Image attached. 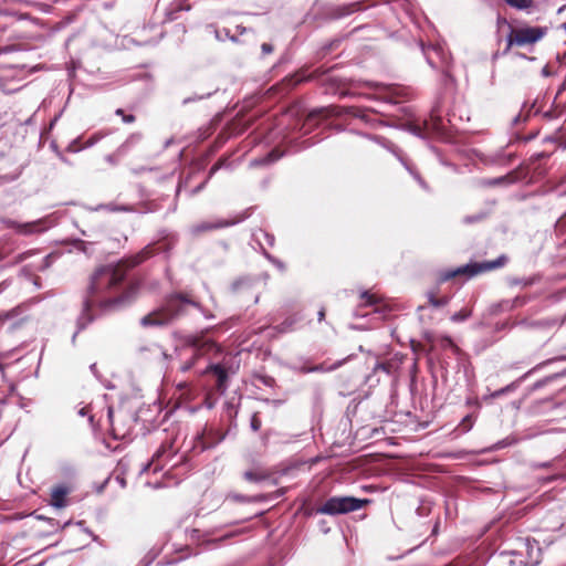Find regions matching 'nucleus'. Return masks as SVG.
<instances>
[{"label":"nucleus","instance_id":"obj_15","mask_svg":"<svg viewBox=\"0 0 566 566\" xmlns=\"http://www.w3.org/2000/svg\"><path fill=\"white\" fill-rule=\"evenodd\" d=\"M470 316H471V311L467 310V308H463V310L454 313L451 316V321L454 322V323H459V322L465 321Z\"/></svg>","mask_w":566,"mask_h":566},{"label":"nucleus","instance_id":"obj_37","mask_svg":"<svg viewBox=\"0 0 566 566\" xmlns=\"http://www.w3.org/2000/svg\"><path fill=\"white\" fill-rule=\"evenodd\" d=\"M112 417H113V411L109 409L108 410V418H109V420H112Z\"/></svg>","mask_w":566,"mask_h":566},{"label":"nucleus","instance_id":"obj_22","mask_svg":"<svg viewBox=\"0 0 566 566\" xmlns=\"http://www.w3.org/2000/svg\"><path fill=\"white\" fill-rule=\"evenodd\" d=\"M261 50H262V53H263V54H270V53H272V52H273V45H272V44H270V43H263V44L261 45Z\"/></svg>","mask_w":566,"mask_h":566},{"label":"nucleus","instance_id":"obj_5","mask_svg":"<svg viewBox=\"0 0 566 566\" xmlns=\"http://www.w3.org/2000/svg\"><path fill=\"white\" fill-rule=\"evenodd\" d=\"M216 344L211 340H202L199 337H189L186 344L180 348L179 355L185 358L181 363L180 370L188 371L196 364L197 359L203 355L206 350L213 349Z\"/></svg>","mask_w":566,"mask_h":566},{"label":"nucleus","instance_id":"obj_28","mask_svg":"<svg viewBox=\"0 0 566 566\" xmlns=\"http://www.w3.org/2000/svg\"><path fill=\"white\" fill-rule=\"evenodd\" d=\"M235 501H239V502H247L248 499L244 496V495H240V494H235L232 496Z\"/></svg>","mask_w":566,"mask_h":566},{"label":"nucleus","instance_id":"obj_25","mask_svg":"<svg viewBox=\"0 0 566 566\" xmlns=\"http://www.w3.org/2000/svg\"><path fill=\"white\" fill-rule=\"evenodd\" d=\"M31 229H32L31 224H23V226L19 227V232L27 234V233L31 232Z\"/></svg>","mask_w":566,"mask_h":566},{"label":"nucleus","instance_id":"obj_7","mask_svg":"<svg viewBox=\"0 0 566 566\" xmlns=\"http://www.w3.org/2000/svg\"><path fill=\"white\" fill-rule=\"evenodd\" d=\"M506 261H507L506 256L501 255L494 261L473 264V265H465L463 268L457 269L455 271H451V272H447V273L442 274L441 281H448V280L454 277L455 275L462 274V273H469L470 275H474V274H478V273H481L484 271L494 270V269L503 266L506 263Z\"/></svg>","mask_w":566,"mask_h":566},{"label":"nucleus","instance_id":"obj_35","mask_svg":"<svg viewBox=\"0 0 566 566\" xmlns=\"http://www.w3.org/2000/svg\"><path fill=\"white\" fill-rule=\"evenodd\" d=\"M27 254H28V253L20 254V255H19V261L24 260V259H25V256H27Z\"/></svg>","mask_w":566,"mask_h":566},{"label":"nucleus","instance_id":"obj_20","mask_svg":"<svg viewBox=\"0 0 566 566\" xmlns=\"http://www.w3.org/2000/svg\"><path fill=\"white\" fill-rule=\"evenodd\" d=\"M251 429L253 431H259L261 428V420L259 419L256 413H253L250 422Z\"/></svg>","mask_w":566,"mask_h":566},{"label":"nucleus","instance_id":"obj_24","mask_svg":"<svg viewBox=\"0 0 566 566\" xmlns=\"http://www.w3.org/2000/svg\"><path fill=\"white\" fill-rule=\"evenodd\" d=\"M101 137L99 136H92L90 137L86 143H85V147H91L93 146Z\"/></svg>","mask_w":566,"mask_h":566},{"label":"nucleus","instance_id":"obj_36","mask_svg":"<svg viewBox=\"0 0 566 566\" xmlns=\"http://www.w3.org/2000/svg\"><path fill=\"white\" fill-rule=\"evenodd\" d=\"M269 156L271 157V160H275V159H277V158H279L277 156H275V157H274V154H273V153H270V155H269Z\"/></svg>","mask_w":566,"mask_h":566},{"label":"nucleus","instance_id":"obj_16","mask_svg":"<svg viewBox=\"0 0 566 566\" xmlns=\"http://www.w3.org/2000/svg\"><path fill=\"white\" fill-rule=\"evenodd\" d=\"M485 218H486V213L485 212H479V213H475V214H472V216L464 217L463 222L465 224H471V223H474V222H480V221L484 220Z\"/></svg>","mask_w":566,"mask_h":566},{"label":"nucleus","instance_id":"obj_29","mask_svg":"<svg viewBox=\"0 0 566 566\" xmlns=\"http://www.w3.org/2000/svg\"><path fill=\"white\" fill-rule=\"evenodd\" d=\"M325 318V308L322 307L319 311H318V321L322 322L323 319Z\"/></svg>","mask_w":566,"mask_h":566},{"label":"nucleus","instance_id":"obj_8","mask_svg":"<svg viewBox=\"0 0 566 566\" xmlns=\"http://www.w3.org/2000/svg\"><path fill=\"white\" fill-rule=\"evenodd\" d=\"M231 224H233V222L221 219L216 221H202L191 227V233L198 235L207 231L227 228Z\"/></svg>","mask_w":566,"mask_h":566},{"label":"nucleus","instance_id":"obj_2","mask_svg":"<svg viewBox=\"0 0 566 566\" xmlns=\"http://www.w3.org/2000/svg\"><path fill=\"white\" fill-rule=\"evenodd\" d=\"M31 71L23 63V52L9 46L0 50V88L4 93L19 91Z\"/></svg>","mask_w":566,"mask_h":566},{"label":"nucleus","instance_id":"obj_30","mask_svg":"<svg viewBox=\"0 0 566 566\" xmlns=\"http://www.w3.org/2000/svg\"><path fill=\"white\" fill-rule=\"evenodd\" d=\"M156 349H157V350L159 352V354L164 357V359H166V358H167V354H166L164 350H161V348H160L159 346H156Z\"/></svg>","mask_w":566,"mask_h":566},{"label":"nucleus","instance_id":"obj_14","mask_svg":"<svg viewBox=\"0 0 566 566\" xmlns=\"http://www.w3.org/2000/svg\"><path fill=\"white\" fill-rule=\"evenodd\" d=\"M428 301H429V304L433 307H442L449 303V297L444 296L441 298H437L434 296V293L430 292V293H428Z\"/></svg>","mask_w":566,"mask_h":566},{"label":"nucleus","instance_id":"obj_33","mask_svg":"<svg viewBox=\"0 0 566 566\" xmlns=\"http://www.w3.org/2000/svg\"><path fill=\"white\" fill-rule=\"evenodd\" d=\"M505 391V389H501V390H497L493 394L494 397H497L500 395H502L503 392Z\"/></svg>","mask_w":566,"mask_h":566},{"label":"nucleus","instance_id":"obj_1","mask_svg":"<svg viewBox=\"0 0 566 566\" xmlns=\"http://www.w3.org/2000/svg\"><path fill=\"white\" fill-rule=\"evenodd\" d=\"M147 254V252H142L115 265L108 264L95 270L83 302V314L77 321L78 331L85 328L93 321V316L87 314L93 306H99L106 311L119 310L136 298L140 287L139 282H129L123 291L122 284L127 275V270L140 264Z\"/></svg>","mask_w":566,"mask_h":566},{"label":"nucleus","instance_id":"obj_23","mask_svg":"<svg viewBox=\"0 0 566 566\" xmlns=\"http://www.w3.org/2000/svg\"><path fill=\"white\" fill-rule=\"evenodd\" d=\"M14 314H15V310L6 312L3 315H0V322L10 319L11 317H13Z\"/></svg>","mask_w":566,"mask_h":566},{"label":"nucleus","instance_id":"obj_26","mask_svg":"<svg viewBox=\"0 0 566 566\" xmlns=\"http://www.w3.org/2000/svg\"><path fill=\"white\" fill-rule=\"evenodd\" d=\"M123 122L126 123V124H130L133 122H135V116L134 115H123Z\"/></svg>","mask_w":566,"mask_h":566},{"label":"nucleus","instance_id":"obj_11","mask_svg":"<svg viewBox=\"0 0 566 566\" xmlns=\"http://www.w3.org/2000/svg\"><path fill=\"white\" fill-rule=\"evenodd\" d=\"M268 474L261 470L245 471L243 478L249 482H261L268 479Z\"/></svg>","mask_w":566,"mask_h":566},{"label":"nucleus","instance_id":"obj_32","mask_svg":"<svg viewBox=\"0 0 566 566\" xmlns=\"http://www.w3.org/2000/svg\"><path fill=\"white\" fill-rule=\"evenodd\" d=\"M90 369L92 370V373L96 374L97 369H96V364H92L90 366Z\"/></svg>","mask_w":566,"mask_h":566},{"label":"nucleus","instance_id":"obj_17","mask_svg":"<svg viewBox=\"0 0 566 566\" xmlns=\"http://www.w3.org/2000/svg\"><path fill=\"white\" fill-rule=\"evenodd\" d=\"M360 298L364 301L365 305H373L378 302V298L368 291L361 292Z\"/></svg>","mask_w":566,"mask_h":566},{"label":"nucleus","instance_id":"obj_27","mask_svg":"<svg viewBox=\"0 0 566 566\" xmlns=\"http://www.w3.org/2000/svg\"><path fill=\"white\" fill-rule=\"evenodd\" d=\"M442 342H443L444 346L454 347V344H453L452 339L450 337H448V336L443 337Z\"/></svg>","mask_w":566,"mask_h":566},{"label":"nucleus","instance_id":"obj_19","mask_svg":"<svg viewBox=\"0 0 566 566\" xmlns=\"http://www.w3.org/2000/svg\"><path fill=\"white\" fill-rule=\"evenodd\" d=\"M56 256L54 254H48L43 261H42V264L39 266L40 270H45L48 269L52 261L55 259Z\"/></svg>","mask_w":566,"mask_h":566},{"label":"nucleus","instance_id":"obj_34","mask_svg":"<svg viewBox=\"0 0 566 566\" xmlns=\"http://www.w3.org/2000/svg\"><path fill=\"white\" fill-rule=\"evenodd\" d=\"M218 169V165H214L211 170H210V175H212L216 170Z\"/></svg>","mask_w":566,"mask_h":566},{"label":"nucleus","instance_id":"obj_3","mask_svg":"<svg viewBox=\"0 0 566 566\" xmlns=\"http://www.w3.org/2000/svg\"><path fill=\"white\" fill-rule=\"evenodd\" d=\"M188 307L200 308V304L186 294L175 293L166 297L164 305L140 319L144 327L168 325L187 314Z\"/></svg>","mask_w":566,"mask_h":566},{"label":"nucleus","instance_id":"obj_12","mask_svg":"<svg viewBox=\"0 0 566 566\" xmlns=\"http://www.w3.org/2000/svg\"><path fill=\"white\" fill-rule=\"evenodd\" d=\"M343 364L342 360H338L336 361L335 364H332V365H325V364H319V365H315L308 369H306V373H326V371H333L335 369H337L338 367H340Z\"/></svg>","mask_w":566,"mask_h":566},{"label":"nucleus","instance_id":"obj_21","mask_svg":"<svg viewBox=\"0 0 566 566\" xmlns=\"http://www.w3.org/2000/svg\"><path fill=\"white\" fill-rule=\"evenodd\" d=\"M472 423H473L472 417L467 416L461 422V427H462L463 431H469L472 428Z\"/></svg>","mask_w":566,"mask_h":566},{"label":"nucleus","instance_id":"obj_31","mask_svg":"<svg viewBox=\"0 0 566 566\" xmlns=\"http://www.w3.org/2000/svg\"><path fill=\"white\" fill-rule=\"evenodd\" d=\"M115 114L118 116H122V117H123V115H125L124 111L122 108L116 109Z\"/></svg>","mask_w":566,"mask_h":566},{"label":"nucleus","instance_id":"obj_9","mask_svg":"<svg viewBox=\"0 0 566 566\" xmlns=\"http://www.w3.org/2000/svg\"><path fill=\"white\" fill-rule=\"evenodd\" d=\"M70 493V489L66 485H56L51 491L50 504L56 509L66 506V496Z\"/></svg>","mask_w":566,"mask_h":566},{"label":"nucleus","instance_id":"obj_4","mask_svg":"<svg viewBox=\"0 0 566 566\" xmlns=\"http://www.w3.org/2000/svg\"><path fill=\"white\" fill-rule=\"evenodd\" d=\"M547 33L546 27H511L506 35V48L504 53H507L513 46L526 48L534 45L541 41Z\"/></svg>","mask_w":566,"mask_h":566},{"label":"nucleus","instance_id":"obj_13","mask_svg":"<svg viewBox=\"0 0 566 566\" xmlns=\"http://www.w3.org/2000/svg\"><path fill=\"white\" fill-rule=\"evenodd\" d=\"M505 3L516 10H530L534 7V0H505Z\"/></svg>","mask_w":566,"mask_h":566},{"label":"nucleus","instance_id":"obj_18","mask_svg":"<svg viewBox=\"0 0 566 566\" xmlns=\"http://www.w3.org/2000/svg\"><path fill=\"white\" fill-rule=\"evenodd\" d=\"M509 180H510V177L509 176H504V177L489 179L488 181H485V185H488V186H497V185H503V184L507 182Z\"/></svg>","mask_w":566,"mask_h":566},{"label":"nucleus","instance_id":"obj_6","mask_svg":"<svg viewBox=\"0 0 566 566\" xmlns=\"http://www.w3.org/2000/svg\"><path fill=\"white\" fill-rule=\"evenodd\" d=\"M369 500H360L354 496H333L329 497L316 512L319 514L337 515L361 509Z\"/></svg>","mask_w":566,"mask_h":566},{"label":"nucleus","instance_id":"obj_10","mask_svg":"<svg viewBox=\"0 0 566 566\" xmlns=\"http://www.w3.org/2000/svg\"><path fill=\"white\" fill-rule=\"evenodd\" d=\"M209 370L212 371L218 379V388L220 390H224L227 387L228 374L227 370L221 365H211L209 366Z\"/></svg>","mask_w":566,"mask_h":566}]
</instances>
